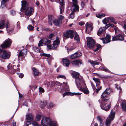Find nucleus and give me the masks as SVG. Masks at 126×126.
<instances>
[{"instance_id": "774afa93", "label": "nucleus", "mask_w": 126, "mask_h": 126, "mask_svg": "<svg viewBox=\"0 0 126 126\" xmlns=\"http://www.w3.org/2000/svg\"><path fill=\"white\" fill-rule=\"evenodd\" d=\"M54 105L53 103H50L49 104V106L50 107H52Z\"/></svg>"}, {"instance_id": "c9c22d12", "label": "nucleus", "mask_w": 126, "mask_h": 126, "mask_svg": "<svg viewBox=\"0 0 126 126\" xmlns=\"http://www.w3.org/2000/svg\"><path fill=\"white\" fill-rule=\"evenodd\" d=\"M122 107L124 111H126V103L122 102Z\"/></svg>"}, {"instance_id": "423d86ee", "label": "nucleus", "mask_w": 126, "mask_h": 126, "mask_svg": "<svg viewBox=\"0 0 126 126\" xmlns=\"http://www.w3.org/2000/svg\"><path fill=\"white\" fill-rule=\"evenodd\" d=\"M12 43L11 40L8 38L5 40L4 43L1 45V47L3 49H5L9 47Z\"/></svg>"}, {"instance_id": "49530a36", "label": "nucleus", "mask_w": 126, "mask_h": 126, "mask_svg": "<svg viewBox=\"0 0 126 126\" xmlns=\"http://www.w3.org/2000/svg\"><path fill=\"white\" fill-rule=\"evenodd\" d=\"M41 115H37L36 117V120L37 121H39L41 119Z\"/></svg>"}, {"instance_id": "f3484780", "label": "nucleus", "mask_w": 126, "mask_h": 126, "mask_svg": "<svg viewBox=\"0 0 126 126\" xmlns=\"http://www.w3.org/2000/svg\"><path fill=\"white\" fill-rule=\"evenodd\" d=\"M82 55V54L80 52H77L70 55L69 57L70 59H73L78 58L81 56Z\"/></svg>"}, {"instance_id": "4be33fe9", "label": "nucleus", "mask_w": 126, "mask_h": 126, "mask_svg": "<svg viewBox=\"0 0 126 126\" xmlns=\"http://www.w3.org/2000/svg\"><path fill=\"white\" fill-rule=\"evenodd\" d=\"M62 63L63 65L67 67H69L70 62L69 60L66 59H63L62 60Z\"/></svg>"}, {"instance_id": "393cba45", "label": "nucleus", "mask_w": 126, "mask_h": 126, "mask_svg": "<svg viewBox=\"0 0 126 126\" xmlns=\"http://www.w3.org/2000/svg\"><path fill=\"white\" fill-rule=\"evenodd\" d=\"M26 118L27 120L32 121L33 119V116L31 114H28L26 115Z\"/></svg>"}, {"instance_id": "20e7f679", "label": "nucleus", "mask_w": 126, "mask_h": 126, "mask_svg": "<svg viewBox=\"0 0 126 126\" xmlns=\"http://www.w3.org/2000/svg\"><path fill=\"white\" fill-rule=\"evenodd\" d=\"M87 39L88 47L90 48H92L95 44V41L91 37H87Z\"/></svg>"}, {"instance_id": "4d7b16f0", "label": "nucleus", "mask_w": 126, "mask_h": 126, "mask_svg": "<svg viewBox=\"0 0 126 126\" xmlns=\"http://www.w3.org/2000/svg\"><path fill=\"white\" fill-rule=\"evenodd\" d=\"M11 14L12 16H14L16 14V12L15 11L12 10L11 12Z\"/></svg>"}, {"instance_id": "4468645a", "label": "nucleus", "mask_w": 126, "mask_h": 126, "mask_svg": "<svg viewBox=\"0 0 126 126\" xmlns=\"http://www.w3.org/2000/svg\"><path fill=\"white\" fill-rule=\"evenodd\" d=\"M27 53V51L25 50L20 51L17 54L18 59H19L20 58L22 59L24 58Z\"/></svg>"}, {"instance_id": "bb28decb", "label": "nucleus", "mask_w": 126, "mask_h": 126, "mask_svg": "<svg viewBox=\"0 0 126 126\" xmlns=\"http://www.w3.org/2000/svg\"><path fill=\"white\" fill-rule=\"evenodd\" d=\"M106 29V28H105V27H101L100 28L97 32V35L99 36L102 33L103 31Z\"/></svg>"}, {"instance_id": "0e129e2a", "label": "nucleus", "mask_w": 126, "mask_h": 126, "mask_svg": "<svg viewBox=\"0 0 126 126\" xmlns=\"http://www.w3.org/2000/svg\"><path fill=\"white\" fill-rule=\"evenodd\" d=\"M79 24L80 25L82 26L84 25V23L83 22L81 21L79 23Z\"/></svg>"}, {"instance_id": "72a5a7b5", "label": "nucleus", "mask_w": 126, "mask_h": 126, "mask_svg": "<svg viewBox=\"0 0 126 126\" xmlns=\"http://www.w3.org/2000/svg\"><path fill=\"white\" fill-rule=\"evenodd\" d=\"M75 36L74 37V39L76 40L78 42H79L80 41L79 38V35L77 34V33H75Z\"/></svg>"}, {"instance_id": "052dcab7", "label": "nucleus", "mask_w": 126, "mask_h": 126, "mask_svg": "<svg viewBox=\"0 0 126 126\" xmlns=\"http://www.w3.org/2000/svg\"><path fill=\"white\" fill-rule=\"evenodd\" d=\"M54 36V34H51L49 35L48 38L50 39H51Z\"/></svg>"}, {"instance_id": "37998d69", "label": "nucleus", "mask_w": 126, "mask_h": 126, "mask_svg": "<svg viewBox=\"0 0 126 126\" xmlns=\"http://www.w3.org/2000/svg\"><path fill=\"white\" fill-rule=\"evenodd\" d=\"M27 28L30 31H32L34 29V27L31 25H29L28 26Z\"/></svg>"}, {"instance_id": "5701e85b", "label": "nucleus", "mask_w": 126, "mask_h": 126, "mask_svg": "<svg viewBox=\"0 0 126 126\" xmlns=\"http://www.w3.org/2000/svg\"><path fill=\"white\" fill-rule=\"evenodd\" d=\"M5 24H6V27L7 32L10 33V32H12V30L13 29H11L10 28H9L10 26V24H9V22L8 21H5Z\"/></svg>"}, {"instance_id": "e2e57ef3", "label": "nucleus", "mask_w": 126, "mask_h": 126, "mask_svg": "<svg viewBox=\"0 0 126 126\" xmlns=\"http://www.w3.org/2000/svg\"><path fill=\"white\" fill-rule=\"evenodd\" d=\"M55 84L56 85L59 86H61L62 85V84L59 82H56L55 83Z\"/></svg>"}, {"instance_id": "c85d7f7f", "label": "nucleus", "mask_w": 126, "mask_h": 126, "mask_svg": "<svg viewBox=\"0 0 126 126\" xmlns=\"http://www.w3.org/2000/svg\"><path fill=\"white\" fill-rule=\"evenodd\" d=\"M5 23V20H3L0 22V29L3 28L4 27Z\"/></svg>"}, {"instance_id": "58836bf2", "label": "nucleus", "mask_w": 126, "mask_h": 126, "mask_svg": "<svg viewBox=\"0 0 126 126\" xmlns=\"http://www.w3.org/2000/svg\"><path fill=\"white\" fill-rule=\"evenodd\" d=\"M107 19L109 20V21H110L111 22L113 23L116 24V23L115 22V19L113 17H107Z\"/></svg>"}, {"instance_id": "09e8293b", "label": "nucleus", "mask_w": 126, "mask_h": 126, "mask_svg": "<svg viewBox=\"0 0 126 126\" xmlns=\"http://www.w3.org/2000/svg\"><path fill=\"white\" fill-rule=\"evenodd\" d=\"M110 26H111V27H113L114 26V25L113 24H111L110 23L106 25L105 26V28L107 29Z\"/></svg>"}, {"instance_id": "7ed1b4c3", "label": "nucleus", "mask_w": 126, "mask_h": 126, "mask_svg": "<svg viewBox=\"0 0 126 126\" xmlns=\"http://www.w3.org/2000/svg\"><path fill=\"white\" fill-rule=\"evenodd\" d=\"M113 110H111L109 115V118L106 119L105 123L106 126H110L111 121L114 119L115 112L114 111H113Z\"/></svg>"}, {"instance_id": "a211bd4d", "label": "nucleus", "mask_w": 126, "mask_h": 126, "mask_svg": "<svg viewBox=\"0 0 126 126\" xmlns=\"http://www.w3.org/2000/svg\"><path fill=\"white\" fill-rule=\"evenodd\" d=\"M50 121L49 119L47 117H46L42 119L41 123L43 126H46L48 125Z\"/></svg>"}, {"instance_id": "f03ea898", "label": "nucleus", "mask_w": 126, "mask_h": 126, "mask_svg": "<svg viewBox=\"0 0 126 126\" xmlns=\"http://www.w3.org/2000/svg\"><path fill=\"white\" fill-rule=\"evenodd\" d=\"M111 92L110 89L109 88H107L102 94L101 97L103 102H107L109 100V98H107L109 94Z\"/></svg>"}, {"instance_id": "2f4dec72", "label": "nucleus", "mask_w": 126, "mask_h": 126, "mask_svg": "<svg viewBox=\"0 0 126 126\" xmlns=\"http://www.w3.org/2000/svg\"><path fill=\"white\" fill-rule=\"evenodd\" d=\"M53 16L52 15H50L48 16V22L50 23L51 25H52V23H51L53 19Z\"/></svg>"}, {"instance_id": "4c0bfd02", "label": "nucleus", "mask_w": 126, "mask_h": 126, "mask_svg": "<svg viewBox=\"0 0 126 126\" xmlns=\"http://www.w3.org/2000/svg\"><path fill=\"white\" fill-rule=\"evenodd\" d=\"M72 94L71 92H66L64 93L63 94V97H64L66 95H70L72 96Z\"/></svg>"}, {"instance_id": "a19ab883", "label": "nucleus", "mask_w": 126, "mask_h": 126, "mask_svg": "<svg viewBox=\"0 0 126 126\" xmlns=\"http://www.w3.org/2000/svg\"><path fill=\"white\" fill-rule=\"evenodd\" d=\"M47 47L49 49L55 48L57 47V46H53V44L52 45H48L47 46Z\"/></svg>"}, {"instance_id": "9b49d317", "label": "nucleus", "mask_w": 126, "mask_h": 126, "mask_svg": "<svg viewBox=\"0 0 126 126\" xmlns=\"http://www.w3.org/2000/svg\"><path fill=\"white\" fill-rule=\"evenodd\" d=\"M83 63L82 61L81 60H75L71 62L72 65L74 66L79 67Z\"/></svg>"}, {"instance_id": "6e6552de", "label": "nucleus", "mask_w": 126, "mask_h": 126, "mask_svg": "<svg viewBox=\"0 0 126 126\" xmlns=\"http://www.w3.org/2000/svg\"><path fill=\"white\" fill-rule=\"evenodd\" d=\"M34 12V9L32 7H29L25 10V14L28 17L27 19L29 20V17Z\"/></svg>"}, {"instance_id": "864d4df0", "label": "nucleus", "mask_w": 126, "mask_h": 126, "mask_svg": "<svg viewBox=\"0 0 126 126\" xmlns=\"http://www.w3.org/2000/svg\"><path fill=\"white\" fill-rule=\"evenodd\" d=\"M64 16H62V15H60L59 16V18L58 19L59 20H60L61 21V22L62 21V20L64 18Z\"/></svg>"}, {"instance_id": "412c9836", "label": "nucleus", "mask_w": 126, "mask_h": 126, "mask_svg": "<svg viewBox=\"0 0 126 126\" xmlns=\"http://www.w3.org/2000/svg\"><path fill=\"white\" fill-rule=\"evenodd\" d=\"M22 7L21 8V11H22V9L23 10L26 9L28 6V3L25 1H21Z\"/></svg>"}, {"instance_id": "0eeeda50", "label": "nucleus", "mask_w": 126, "mask_h": 126, "mask_svg": "<svg viewBox=\"0 0 126 126\" xmlns=\"http://www.w3.org/2000/svg\"><path fill=\"white\" fill-rule=\"evenodd\" d=\"M74 31L73 30H69L64 32L63 34V36L67 38H70L72 39L74 37Z\"/></svg>"}, {"instance_id": "f8f14e48", "label": "nucleus", "mask_w": 126, "mask_h": 126, "mask_svg": "<svg viewBox=\"0 0 126 126\" xmlns=\"http://www.w3.org/2000/svg\"><path fill=\"white\" fill-rule=\"evenodd\" d=\"M111 103H110L109 104H106L105 102L103 103L102 104L100 105L101 108L102 109L105 110L106 111H108L109 109L110 108V105Z\"/></svg>"}, {"instance_id": "c756f323", "label": "nucleus", "mask_w": 126, "mask_h": 126, "mask_svg": "<svg viewBox=\"0 0 126 126\" xmlns=\"http://www.w3.org/2000/svg\"><path fill=\"white\" fill-rule=\"evenodd\" d=\"M60 42L59 38L58 37H57L56 40L53 42V45L54 46H56L59 44Z\"/></svg>"}, {"instance_id": "aec40b11", "label": "nucleus", "mask_w": 126, "mask_h": 126, "mask_svg": "<svg viewBox=\"0 0 126 126\" xmlns=\"http://www.w3.org/2000/svg\"><path fill=\"white\" fill-rule=\"evenodd\" d=\"M124 37L121 34H118L114 37H113L112 39V41H123L124 40Z\"/></svg>"}, {"instance_id": "3c124183", "label": "nucleus", "mask_w": 126, "mask_h": 126, "mask_svg": "<svg viewBox=\"0 0 126 126\" xmlns=\"http://www.w3.org/2000/svg\"><path fill=\"white\" fill-rule=\"evenodd\" d=\"M43 43V41H42V39L40 40L38 43V46L39 47L42 46L43 45L42 44Z\"/></svg>"}, {"instance_id": "ddd939ff", "label": "nucleus", "mask_w": 126, "mask_h": 126, "mask_svg": "<svg viewBox=\"0 0 126 126\" xmlns=\"http://www.w3.org/2000/svg\"><path fill=\"white\" fill-rule=\"evenodd\" d=\"M85 26L86 32L88 33H90L91 31L92 30L93 28L92 25L87 23L85 24Z\"/></svg>"}, {"instance_id": "cd10ccee", "label": "nucleus", "mask_w": 126, "mask_h": 126, "mask_svg": "<svg viewBox=\"0 0 126 126\" xmlns=\"http://www.w3.org/2000/svg\"><path fill=\"white\" fill-rule=\"evenodd\" d=\"M47 104V102L46 101L40 102V107L42 108H44Z\"/></svg>"}, {"instance_id": "f704fd0d", "label": "nucleus", "mask_w": 126, "mask_h": 126, "mask_svg": "<svg viewBox=\"0 0 126 126\" xmlns=\"http://www.w3.org/2000/svg\"><path fill=\"white\" fill-rule=\"evenodd\" d=\"M34 72V74L35 76H37L39 74V72L35 68H33L32 69Z\"/></svg>"}, {"instance_id": "338daca9", "label": "nucleus", "mask_w": 126, "mask_h": 126, "mask_svg": "<svg viewBox=\"0 0 126 126\" xmlns=\"http://www.w3.org/2000/svg\"><path fill=\"white\" fill-rule=\"evenodd\" d=\"M17 26L18 28L19 29H20V23L19 22H17Z\"/></svg>"}, {"instance_id": "7c9ffc66", "label": "nucleus", "mask_w": 126, "mask_h": 126, "mask_svg": "<svg viewBox=\"0 0 126 126\" xmlns=\"http://www.w3.org/2000/svg\"><path fill=\"white\" fill-rule=\"evenodd\" d=\"M42 41L43 44L46 45H47L50 44L51 41L49 40L46 38H45L42 39Z\"/></svg>"}, {"instance_id": "ea45409f", "label": "nucleus", "mask_w": 126, "mask_h": 126, "mask_svg": "<svg viewBox=\"0 0 126 126\" xmlns=\"http://www.w3.org/2000/svg\"><path fill=\"white\" fill-rule=\"evenodd\" d=\"M96 16L99 18H101L105 16V15L103 13L101 14H98L96 15Z\"/></svg>"}, {"instance_id": "f257e3e1", "label": "nucleus", "mask_w": 126, "mask_h": 126, "mask_svg": "<svg viewBox=\"0 0 126 126\" xmlns=\"http://www.w3.org/2000/svg\"><path fill=\"white\" fill-rule=\"evenodd\" d=\"M72 76L73 78H75L76 83L77 86L82 85V86L80 87L79 90L84 92L85 94H88L89 91L87 87L83 77L79 75V74L78 72H74L71 73Z\"/></svg>"}, {"instance_id": "2eb2a0df", "label": "nucleus", "mask_w": 126, "mask_h": 126, "mask_svg": "<svg viewBox=\"0 0 126 126\" xmlns=\"http://www.w3.org/2000/svg\"><path fill=\"white\" fill-rule=\"evenodd\" d=\"M0 56L4 59H8L10 55L6 50H4L0 54Z\"/></svg>"}, {"instance_id": "8fccbe9b", "label": "nucleus", "mask_w": 126, "mask_h": 126, "mask_svg": "<svg viewBox=\"0 0 126 126\" xmlns=\"http://www.w3.org/2000/svg\"><path fill=\"white\" fill-rule=\"evenodd\" d=\"M63 78L65 79H66V78L65 76L64 75H60L58 76L57 78Z\"/></svg>"}, {"instance_id": "13d9d810", "label": "nucleus", "mask_w": 126, "mask_h": 126, "mask_svg": "<svg viewBox=\"0 0 126 126\" xmlns=\"http://www.w3.org/2000/svg\"><path fill=\"white\" fill-rule=\"evenodd\" d=\"M94 46H95V47H96L97 48H98L99 49L101 47V46L99 44H97V45H95Z\"/></svg>"}, {"instance_id": "39448f33", "label": "nucleus", "mask_w": 126, "mask_h": 126, "mask_svg": "<svg viewBox=\"0 0 126 126\" xmlns=\"http://www.w3.org/2000/svg\"><path fill=\"white\" fill-rule=\"evenodd\" d=\"M72 1L73 4L71 8L72 11L73 12L79 11V7L78 5L77 0H72Z\"/></svg>"}, {"instance_id": "c03bdc74", "label": "nucleus", "mask_w": 126, "mask_h": 126, "mask_svg": "<svg viewBox=\"0 0 126 126\" xmlns=\"http://www.w3.org/2000/svg\"><path fill=\"white\" fill-rule=\"evenodd\" d=\"M97 119L100 122V124L99 126H103V124L102 123V120L101 118L100 117H98Z\"/></svg>"}, {"instance_id": "603ef678", "label": "nucleus", "mask_w": 126, "mask_h": 126, "mask_svg": "<svg viewBox=\"0 0 126 126\" xmlns=\"http://www.w3.org/2000/svg\"><path fill=\"white\" fill-rule=\"evenodd\" d=\"M42 55L48 57H49L50 56V55L49 54H46L45 53H43Z\"/></svg>"}, {"instance_id": "6e6d98bb", "label": "nucleus", "mask_w": 126, "mask_h": 126, "mask_svg": "<svg viewBox=\"0 0 126 126\" xmlns=\"http://www.w3.org/2000/svg\"><path fill=\"white\" fill-rule=\"evenodd\" d=\"M71 93L72 94V96H73L74 94L76 95H80L81 93Z\"/></svg>"}, {"instance_id": "a18cd8bd", "label": "nucleus", "mask_w": 126, "mask_h": 126, "mask_svg": "<svg viewBox=\"0 0 126 126\" xmlns=\"http://www.w3.org/2000/svg\"><path fill=\"white\" fill-rule=\"evenodd\" d=\"M109 21L108 19L107 18H105L102 21V22L103 23L106 25H107L106 24L108 23Z\"/></svg>"}, {"instance_id": "9d476101", "label": "nucleus", "mask_w": 126, "mask_h": 126, "mask_svg": "<svg viewBox=\"0 0 126 126\" xmlns=\"http://www.w3.org/2000/svg\"><path fill=\"white\" fill-rule=\"evenodd\" d=\"M7 69L9 70V72L12 74H14L16 71V65L12 66L10 64H9L7 66Z\"/></svg>"}, {"instance_id": "680f3d73", "label": "nucleus", "mask_w": 126, "mask_h": 126, "mask_svg": "<svg viewBox=\"0 0 126 126\" xmlns=\"http://www.w3.org/2000/svg\"><path fill=\"white\" fill-rule=\"evenodd\" d=\"M39 89L40 91L42 92H43L44 91V89L42 87H39Z\"/></svg>"}, {"instance_id": "79ce46f5", "label": "nucleus", "mask_w": 126, "mask_h": 126, "mask_svg": "<svg viewBox=\"0 0 126 126\" xmlns=\"http://www.w3.org/2000/svg\"><path fill=\"white\" fill-rule=\"evenodd\" d=\"M34 50L37 52H40V50L39 48L37 47H34L33 48Z\"/></svg>"}, {"instance_id": "e433bc0d", "label": "nucleus", "mask_w": 126, "mask_h": 126, "mask_svg": "<svg viewBox=\"0 0 126 126\" xmlns=\"http://www.w3.org/2000/svg\"><path fill=\"white\" fill-rule=\"evenodd\" d=\"M49 126H57V123L55 121L51 122L49 124Z\"/></svg>"}, {"instance_id": "de8ad7c7", "label": "nucleus", "mask_w": 126, "mask_h": 126, "mask_svg": "<svg viewBox=\"0 0 126 126\" xmlns=\"http://www.w3.org/2000/svg\"><path fill=\"white\" fill-rule=\"evenodd\" d=\"M103 69L102 71H105L106 72H109V70L107 68H106L104 65H103Z\"/></svg>"}, {"instance_id": "b1692460", "label": "nucleus", "mask_w": 126, "mask_h": 126, "mask_svg": "<svg viewBox=\"0 0 126 126\" xmlns=\"http://www.w3.org/2000/svg\"><path fill=\"white\" fill-rule=\"evenodd\" d=\"M53 23L55 25L58 26H59V25L61 24L62 23L61 20L58 19L53 20Z\"/></svg>"}, {"instance_id": "5fc2aeb1", "label": "nucleus", "mask_w": 126, "mask_h": 126, "mask_svg": "<svg viewBox=\"0 0 126 126\" xmlns=\"http://www.w3.org/2000/svg\"><path fill=\"white\" fill-rule=\"evenodd\" d=\"M73 11H72V12L71 13L70 16V17L71 19H73L74 18V16L73 15Z\"/></svg>"}, {"instance_id": "69168bd1", "label": "nucleus", "mask_w": 126, "mask_h": 126, "mask_svg": "<svg viewBox=\"0 0 126 126\" xmlns=\"http://www.w3.org/2000/svg\"><path fill=\"white\" fill-rule=\"evenodd\" d=\"M24 76V75L22 73H20L19 75V77L20 78H22Z\"/></svg>"}, {"instance_id": "473e14b6", "label": "nucleus", "mask_w": 126, "mask_h": 126, "mask_svg": "<svg viewBox=\"0 0 126 126\" xmlns=\"http://www.w3.org/2000/svg\"><path fill=\"white\" fill-rule=\"evenodd\" d=\"M9 0H2L1 7L3 8L5 6V3L8 2Z\"/></svg>"}, {"instance_id": "1a4fd4ad", "label": "nucleus", "mask_w": 126, "mask_h": 126, "mask_svg": "<svg viewBox=\"0 0 126 126\" xmlns=\"http://www.w3.org/2000/svg\"><path fill=\"white\" fill-rule=\"evenodd\" d=\"M92 79L96 82L97 87L96 89V92L98 93L99 91L102 88V86H99L100 82V80L98 79L95 78H93Z\"/></svg>"}, {"instance_id": "dca6fc26", "label": "nucleus", "mask_w": 126, "mask_h": 126, "mask_svg": "<svg viewBox=\"0 0 126 126\" xmlns=\"http://www.w3.org/2000/svg\"><path fill=\"white\" fill-rule=\"evenodd\" d=\"M111 38V37L110 35H107L105 38H100V39L102 40L103 43H107L110 42L111 41L110 40V39Z\"/></svg>"}, {"instance_id": "bf43d9fd", "label": "nucleus", "mask_w": 126, "mask_h": 126, "mask_svg": "<svg viewBox=\"0 0 126 126\" xmlns=\"http://www.w3.org/2000/svg\"><path fill=\"white\" fill-rule=\"evenodd\" d=\"M63 84L65 87H67V88H68L69 89V87L67 85V82H63Z\"/></svg>"}, {"instance_id": "a878e982", "label": "nucleus", "mask_w": 126, "mask_h": 126, "mask_svg": "<svg viewBox=\"0 0 126 126\" xmlns=\"http://www.w3.org/2000/svg\"><path fill=\"white\" fill-rule=\"evenodd\" d=\"M88 62L90 63L92 65H98L100 64L99 62H97L96 60L93 61L91 60H90L88 61Z\"/></svg>"}, {"instance_id": "6ab92c4d", "label": "nucleus", "mask_w": 126, "mask_h": 126, "mask_svg": "<svg viewBox=\"0 0 126 126\" xmlns=\"http://www.w3.org/2000/svg\"><path fill=\"white\" fill-rule=\"evenodd\" d=\"M26 126H38V123L35 121H33L32 122L28 121L26 123Z\"/></svg>"}]
</instances>
